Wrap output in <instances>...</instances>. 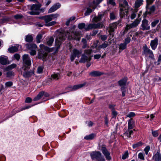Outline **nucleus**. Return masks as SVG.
Here are the masks:
<instances>
[{
    "mask_svg": "<svg viewBox=\"0 0 161 161\" xmlns=\"http://www.w3.org/2000/svg\"><path fill=\"white\" fill-rule=\"evenodd\" d=\"M161 63V55H160L159 56V57L158 58V61L155 63V64H157V65L159 64L160 63Z\"/></svg>",
    "mask_w": 161,
    "mask_h": 161,
    "instance_id": "obj_64",
    "label": "nucleus"
},
{
    "mask_svg": "<svg viewBox=\"0 0 161 161\" xmlns=\"http://www.w3.org/2000/svg\"><path fill=\"white\" fill-rule=\"evenodd\" d=\"M32 99L30 97H27L25 100V102L26 103H30L31 102Z\"/></svg>",
    "mask_w": 161,
    "mask_h": 161,
    "instance_id": "obj_60",
    "label": "nucleus"
},
{
    "mask_svg": "<svg viewBox=\"0 0 161 161\" xmlns=\"http://www.w3.org/2000/svg\"><path fill=\"white\" fill-rule=\"evenodd\" d=\"M126 45L125 43H121L119 45V49L122 50H124L126 47Z\"/></svg>",
    "mask_w": 161,
    "mask_h": 161,
    "instance_id": "obj_46",
    "label": "nucleus"
},
{
    "mask_svg": "<svg viewBox=\"0 0 161 161\" xmlns=\"http://www.w3.org/2000/svg\"><path fill=\"white\" fill-rule=\"evenodd\" d=\"M89 75L92 76H96L101 75L102 73L99 71H94L91 72Z\"/></svg>",
    "mask_w": 161,
    "mask_h": 161,
    "instance_id": "obj_29",
    "label": "nucleus"
},
{
    "mask_svg": "<svg viewBox=\"0 0 161 161\" xmlns=\"http://www.w3.org/2000/svg\"><path fill=\"white\" fill-rule=\"evenodd\" d=\"M30 68H26L25 69H22L21 72L24 77L25 78L29 77L34 74V71L33 70L29 71Z\"/></svg>",
    "mask_w": 161,
    "mask_h": 161,
    "instance_id": "obj_12",
    "label": "nucleus"
},
{
    "mask_svg": "<svg viewBox=\"0 0 161 161\" xmlns=\"http://www.w3.org/2000/svg\"><path fill=\"white\" fill-rule=\"evenodd\" d=\"M92 52V50L90 49H87L84 51V53L82 55L81 58L79 61L80 63H85L88 61H90L91 58L90 54Z\"/></svg>",
    "mask_w": 161,
    "mask_h": 161,
    "instance_id": "obj_3",
    "label": "nucleus"
},
{
    "mask_svg": "<svg viewBox=\"0 0 161 161\" xmlns=\"http://www.w3.org/2000/svg\"><path fill=\"white\" fill-rule=\"evenodd\" d=\"M152 159L155 161H161V154L159 152H157L152 157Z\"/></svg>",
    "mask_w": 161,
    "mask_h": 161,
    "instance_id": "obj_22",
    "label": "nucleus"
},
{
    "mask_svg": "<svg viewBox=\"0 0 161 161\" xmlns=\"http://www.w3.org/2000/svg\"><path fill=\"white\" fill-rule=\"evenodd\" d=\"M94 135L93 134H91L86 136L84 137V139L86 140H92L94 138Z\"/></svg>",
    "mask_w": 161,
    "mask_h": 161,
    "instance_id": "obj_41",
    "label": "nucleus"
},
{
    "mask_svg": "<svg viewBox=\"0 0 161 161\" xmlns=\"http://www.w3.org/2000/svg\"><path fill=\"white\" fill-rule=\"evenodd\" d=\"M104 13L103 12H101L99 13L97 17H95L93 18V21L97 22L100 21L104 16Z\"/></svg>",
    "mask_w": 161,
    "mask_h": 161,
    "instance_id": "obj_23",
    "label": "nucleus"
},
{
    "mask_svg": "<svg viewBox=\"0 0 161 161\" xmlns=\"http://www.w3.org/2000/svg\"><path fill=\"white\" fill-rule=\"evenodd\" d=\"M16 67V65L15 64H13L11 65L8 66L5 69L6 71H8L11 70L12 69L15 68Z\"/></svg>",
    "mask_w": 161,
    "mask_h": 161,
    "instance_id": "obj_34",
    "label": "nucleus"
},
{
    "mask_svg": "<svg viewBox=\"0 0 161 161\" xmlns=\"http://www.w3.org/2000/svg\"><path fill=\"white\" fill-rule=\"evenodd\" d=\"M135 12H133L130 16V18L131 19H134L136 16V11L135 10Z\"/></svg>",
    "mask_w": 161,
    "mask_h": 161,
    "instance_id": "obj_59",
    "label": "nucleus"
},
{
    "mask_svg": "<svg viewBox=\"0 0 161 161\" xmlns=\"http://www.w3.org/2000/svg\"><path fill=\"white\" fill-rule=\"evenodd\" d=\"M95 28H102L103 26V23L101 22L100 23H98L97 24H95Z\"/></svg>",
    "mask_w": 161,
    "mask_h": 161,
    "instance_id": "obj_40",
    "label": "nucleus"
},
{
    "mask_svg": "<svg viewBox=\"0 0 161 161\" xmlns=\"http://www.w3.org/2000/svg\"><path fill=\"white\" fill-rule=\"evenodd\" d=\"M86 82H84L82 84H80L74 85L72 86L71 88L72 90L75 91L82 87L86 85Z\"/></svg>",
    "mask_w": 161,
    "mask_h": 161,
    "instance_id": "obj_24",
    "label": "nucleus"
},
{
    "mask_svg": "<svg viewBox=\"0 0 161 161\" xmlns=\"http://www.w3.org/2000/svg\"><path fill=\"white\" fill-rule=\"evenodd\" d=\"M50 15L51 18L52 19V20H56L57 18H58L59 16V14L57 13L54 14H50Z\"/></svg>",
    "mask_w": 161,
    "mask_h": 161,
    "instance_id": "obj_39",
    "label": "nucleus"
},
{
    "mask_svg": "<svg viewBox=\"0 0 161 161\" xmlns=\"http://www.w3.org/2000/svg\"><path fill=\"white\" fill-rule=\"evenodd\" d=\"M103 0H94L92 3L89 4V6L90 7L92 8L93 9H94L97 5Z\"/></svg>",
    "mask_w": 161,
    "mask_h": 161,
    "instance_id": "obj_20",
    "label": "nucleus"
},
{
    "mask_svg": "<svg viewBox=\"0 0 161 161\" xmlns=\"http://www.w3.org/2000/svg\"><path fill=\"white\" fill-rule=\"evenodd\" d=\"M35 105V104H34V105H30L29 106H25V107L22 108H21L20 109H18L17 110H13V112H14V113L13 114L11 115L10 116H9L7 118L5 119L4 120H3V121H0V123H2V122L3 121L5 120H6L8 118H9V117H11L12 116H13V115L16 114V113H17L18 112H20V111H21L22 110H25V109H29L31 107Z\"/></svg>",
    "mask_w": 161,
    "mask_h": 161,
    "instance_id": "obj_15",
    "label": "nucleus"
},
{
    "mask_svg": "<svg viewBox=\"0 0 161 161\" xmlns=\"http://www.w3.org/2000/svg\"><path fill=\"white\" fill-rule=\"evenodd\" d=\"M117 23H115L110 24L109 25V32L110 34L112 35V37L113 36V34H111V33L113 32L114 30L117 28Z\"/></svg>",
    "mask_w": 161,
    "mask_h": 161,
    "instance_id": "obj_21",
    "label": "nucleus"
},
{
    "mask_svg": "<svg viewBox=\"0 0 161 161\" xmlns=\"http://www.w3.org/2000/svg\"><path fill=\"white\" fill-rule=\"evenodd\" d=\"M14 75V73L11 71H9L7 73V75L8 77H10Z\"/></svg>",
    "mask_w": 161,
    "mask_h": 161,
    "instance_id": "obj_55",
    "label": "nucleus"
},
{
    "mask_svg": "<svg viewBox=\"0 0 161 161\" xmlns=\"http://www.w3.org/2000/svg\"><path fill=\"white\" fill-rule=\"evenodd\" d=\"M42 37V35L41 34H39L36 37V42L37 43H39L41 41V39Z\"/></svg>",
    "mask_w": 161,
    "mask_h": 161,
    "instance_id": "obj_42",
    "label": "nucleus"
},
{
    "mask_svg": "<svg viewBox=\"0 0 161 161\" xmlns=\"http://www.w3.org/2000/svg\"><path fill=\"white\" fill-rule=\"evenodd\" d=\"M147 0V5L146 6V8L147 11L148 10V5L151 4L152 3L154 0Z\"/></svg>",
    "mask_w": 161,
    "mask_h": 161,
    "instance_id": "obj_49",
    "label": "nucleus"
},
{
    "mask_svg": "<svg viewBox=\"0 0 161 161\" xmlns=\"http://www.w3.org/2000/svg\"><path fill=\"white\" fill-rule=\"evenodd\" d=\"M92 11V10L90 8H87V10L85 13V15L87 16L90 14Z\"/></svg>",
    "mask_w": 161,
    "mask_h": 161,
    "instance_id": "obj_43",
    "label": "nucleus"
},
{
    "mask_svg": "<svg viewBox=\"0 0 161 161\" xmlns=\"http://www.w3.org/2000/svg\"><path fill=\"white\" fill-rule=\"evenodd\" d=\"M141 26L142 30L143 31L149 30L150 29V26L148 24V21L146 19H144L142 21Z\"/></svg>",
    "mask_w": 161,
    "mask_h": 161,
    "instance_id": "obj_17",
    "label": "nucleus"
},
{
    "mask_svg": "<svg viewBox=\"0 0 161 161\" xmlns=\"http://www.w3.org/2000/svg\"><path fill=\"white\" fill-rule=\"evenodd\" d=\"M108 4H110L113 6H114L115 5V3L114 2V0H109L108 2Z\"/></svg>",
    "mask_w": 161,
    "mask_h": 161,
    "instance_id": "obj_61",
    "label": "nucleus"
},
{
    "mask_svg": "<svg viewBox=\"0 0 161 161\" xmlns=\"http://www.w3.org/2000/svg\"><path fill=\"white\" fill-rule=\"evenodd\" d=\"M131 129H128L127 130V131L125 133V135L128 137H130V136L133 133V131Z\"/></svg>",
    "mask_w": 161,
    "mask_h": 161,
    "instance_id": "obj_37",
    "label": "nucleus"
},
{
    "mask_svg": "<svg viewBox=\"0 0 161 161\" xmlns=\"http://www.w3.org/2000/svg\"><path fill=\"white\" fill-rule=\"evenodd\" d=\"M140 22V20L136 19L130 25H126L124 32H127L128 30L130 29L136 27L138 25Z\"/></svg>",
    "mask_w": 161,
    "mask_h": 161,
    "instance_id": "obj_13",
    "label": "nucleus"
},
{
    "mask_svg": "<svg viewBox=\"0 0 161 161\" xmlns=\"http://www.w3.org/2000/svg\"><path fill=\"white\" fill-rule=\"evenodd\" d=\"M12 85L13 83L11 81H8L5 83V86L7 87H10Z\"/></svg>",
    "mask_w": 161,
    "mask_h": 161,
    "instance_id": "obj_57",
    "label": "nucleus"
},
{
    "mask_svg": "<svg viewBox=\"0 0 161 161\" xmlns=\"http://www.w3.org/2000/svg\"><path fill=\"white\" fill-rule=\"evenodd\" d=\"M127 80L126 78H124L119 81V85L122 87L125 85Z\"/></svg>",
    "mask_w": 161,
    "mask_h": 161,
    "instance_id": "obj_30",
    "label": "nucleus"
},
{
    "mask_svg": "<svg viewBox=\"0 0 161 161\" xmlns=\"http://www.w3.org/2000/svg\"><path fill=\"white\" fill-rule=\"evenodd\" d=\"M43 70V67L42 66H39L38 67L37 70V72L38 73H41L42 72Z\"/></svg>",
    "mask_w": 161,
    "mask_h": 161,
    "instance_id": "obj_58",
    "label": "nucleus"
},
{
    "mask_svg": "<svg viewBox=\"0 0 161 161\" xmlns=\"http://www.w3.org/2000/svg\"><path fill=\"white\" fill-rule=\"evenodd\" d=\"M94 25L95 24H89L87 26H86V27H85V29L86 31H88L90 29L95 28Z\"/></svg>",
    "mask_w": 161,
    "mask_h": 161,
    "instance_id": "obj_35",
    "label": "nucleus"
},
{
    "mask_svg": "<svg viewBox=\"0 0 161 161\" xmlns=\"http://www.w3.org/2000/svg\"><path fill=\"white\" fill-rule=\"evenodd\" d=\"M21 46L18 44L15 45L14 46H12L8 49V51L10 53H14L17 52L19 48H21Z\"/></svg>",
    "mask_w": 161,
    "mask_h": 161,
    "instance_id": "obj_18",
    "label": "nucleus"
},
{
    "mask_svg": "<svg viewBox=\"0 0 161 161\" xmlns=\"http://www.w3.org/2000/svg\"><path fill=\"white\" fill-rule=\"evenodd\" d=\"M42 92L43 93V96L42 97L43 98V99L44 101L47 100H48V99H45L44 97H49V94L47 92Z\"/></svg>",
    "mask_w": 161,
    "mask_h": 161,
    "instance_id": "obj_53",
    "label": "nucleus"
},
{
    "mask_svg": "<svg viewBox=\"0 0 161 161\" xmlns=\"http://www.w3.org/2000/svg\"><path fill=\"white\" fill-rule=\"evenodd\" d=\"M25 39L26 41L28 42H31L33 40V38L31 36L28 35L25 36Z\"/></svg>",
    "mask_w": 161,
    "mask_h": 161,
    "instance_id": "obj_38",
    "label": "nucleus"
},
{
    "mask_svg": "<svg viewBox=\"0 0 161 161\" xmlns=\"http://www.w3.org/2000/svg\"><path fill=\"white\" fill-rule=\"evenodd\" d=\"M159 20L156 19L154 20L151 23V26L152 27H154L159 22Z\"/></svg>",
    "mask_w": 161,
    "mask_h": 161,
    "instance_id": "obj_47",
    "label": "nucleus"
},
{
    "mask_svg": "<svg viewBox=\"0 0 161 161\" xmlns=\"http://www.w3.org/2000/svg\"><path fill=\"white\" fill-rule=\"evenodd\" d=\"M142 145V142H139L137 143L133 144L132 145V147L133 148H135L139 146H141Z\"/></svg>",
    "mask_w": 161,
    "mask_h": 161,
    "instance_id": "obj_51",
    "label": "nucleus"
},
{
    "mask_svg": "<svg viewBox=\"0 0 161 161\" xmlns=\"http://www.w3.org/2000/svg\"><path fill=\"white\" fill-rule=\"evenodd\" d=\"M75 26H73L69 29V31H67L66 36H68L69 40H74L79 41L80 39L81 34L80 31H76L75 32Z\"/></svg>",
    "mask_w": 161,
    "mask_h": 161,
    "instance_id": "obj_1",
    "label": "nucleus"
},
{
    "mask_svg": "<svg viewBox=\"0 0 161 161\" xmlns=\"http://www.w3.org/2000/svg\"><path fill=\"white\" fill-rule=\"evenodd\" d=\"M135 114L133 112H130L126 114V116L127 117L131 118L135 116Z\"/></svg>",
    "mask_w": 161,
    "mask_h": 161,
    "instance_id": "obj_44",
    "label": "nucleus"
},
{
    "mask_svg": "<svg viewBox=\"0 0 161 161\" xmlns=\"http://www.w3.org/2000/svg\"><path fill=\"white\" fill-rule=\"evenodd\" d=\"M27 48L29 50V52L32 56L36 54L37 47L35 44H29L26 45Z\"/></svg>",
    "mask_w": 161,
    "mask_h": 161,
    "instance_id": "obj_9",
    "label": "nucleus"
},
{
    "mask_svg": "<svg viewBox=\"0 0 161 161\" xmlns=\"http://www.w3.org/2000/svg\"><path fill=\"white\" fill-rule=\"evenodd\" d=\"M47 56V54L46 53L43 54L39 53L38 57L39 58L42 59L43 61H45L46 60V57Z\"/></svg>",
    "mask_w": 161,
    "mask_h": 161,
    "instance_id": "obj_28",
    "label": "nucleus"
},
{
    "mask_svg": "<svg viewBox=\"0 0 161 161\" xmlns=\"http://www.w3.org/2000/svg\"><path fill=\"white\" fill-rule=\"evenodd\" d=\"M138 158L140 159L144 160V157L143 153H140L138 155Z\"/></svg>",
    "mask_w": 161,
    "mask_h": 161,
    "instance_id": "obj_52",
    "label": "nucleus"
},
{
    "mask_svg": "<svg viewBox=\"0 0 161 161\" xmlns=\"http://www.w3.org/2000/svg\"><path fill=\"white\" fill-rule=\"evenodd\" d=\"M142 54L147 57H149L152 59L154 58V55L153 51L148 48L147 45H145L143 47V51Z\"/></svg>",
    "mask_w": 161,
    "mask_h": 161,
    "instance_id": "obj_7",
    "label": "nucleus"
},
{
    "mask_svg": "<svg viewBox=\"0 0 161 161\" xmlns=\"http://www.w3.org/2000/svg\"><path fill=\"white\" fill-rule=\"evenodd\" d=\"M108 43H106L105 42H104V43L100 45L99 46L98 48L99 49L102 48H104L107 47V46H108Z\"/></svg>",
    "mask_w": 161,
    "mask_h": 161,
    "instance_id": "obj_45",
    "label": "nucleus"
},
{
    "mask_svg": "<svg viewBox=\"0 0 161 161\" xmlns=\"http://www.w3.org/2000/svg\"><path fill=\"white\" fill-rule=\"evenodd\" d=\"M150 147L149 146H147L144 149V151L145 152V154L146 155H147L148 153L150 150Z\"/></svg>",
    "mask_w": 161,
    "mask_h": 161,
    "instance_id": "obj_54",
    "label": "nucleus"
},
{
    "mask_svg": "<svg viewBox=\"0 0 161 161\" xmlns=\"http://www.w3.org/2000/svg\"><path fill=\"white\" fill-rule=\"evenodd\" d=\"M128 151H127L123 154L122 158L124 160L126 158H128Z\"/></svg>",
    "mask_w": 161,
    "mask_h": 161,
    "instance_id": "obj_48",
    "label": "nucleus"
},
{
    "mask_svg": "<svg viewBox=\"0 0 161 161\" xmlns=\"http://www.w3.org/2000/svg\"><path fill=\"white\" fill-rule=\"evenodd\" d=\"M40 47L41 48V49L42 50H44L48 52H50V49L47 46H45L43 44H40Z\"/></svg>",
    "mask_w": 161,
    "mask_h": 161,
    "instance_id": "obj_33",
    "label": "nucleus"
},
{
    "mask_svg": "<svg viewBox=\"0 0 161 161\" xmlns=\"http://www.w3.org/2000/svg\"><path fill=\"white\" fill-rule=\"evenodd\" d=\"M101 151L107 160H111V158L110 155V153L108 151L104 146L102 147Z\"/></svg>",
    "mask_w": 161,
    "mask_h": 161,
    "instance_id": "obj_14",
    "label": "nucleus"
},
{
    "mask_svg": "<svg viewBox=\"0 0 161 161\" xmlns=\"http://www.w3.org/2000/svg\"><path fill=\"white\" fill-rule=\"evenodd\" d=\"M43 96V93L42 92H40L34 98L33 100L34 101H38Z\"/></svg>",
    "mask_w": 161,
    "mask_h": 161,
    "instance_id": "obj_31",
    "label": "nucleus"
},
{
    "mask_svg": "<svg viewBox=\"0 0 161 161\" xmlns=\"http://www.w3.org/2000/svg\"><path fill=\"white\" fill-rule=\"evenodd\" d=\"M54 41V39L52 37L47 39V44L49 46H51L53 43Z\"/></svg>",
    "mask_w": 161,
    "mask_h": 161,
    "instance_id": "obj_36",
    "label": "nucleus"
},
{
    "mask_svg": "<svg viewBox=\"0 0 161 161\" xmlns=\"http://www.w3.org/2000/svg\"><path fill=\"white\" fill-rule=\"evenodd\" d=\"M143 0H136L135 2V10L136 12L137 11V8L139 7L143 4Z\"/></svg>",
    "mask_w": 161,
    "mask_h": 161,
    "instance_id": "obj_26",
    "label": "nucleus"
},
{
    "mask_svg": "<svg viewBox=\"0 0 161 161\" xmlns=\"http://www.w3.org/2000/svg\"><path fill=\"white\" fill-rule=\"evenodd\" d=\"M130 37H127L125 39V43L127 44L130 42Z\"/></svg>",
    "mask_w": 161,
    "mask_h": 161,
    "instance_id": "obj_62",
    "label": "nucleus"
},
{
    "mask_svg": "<svg viewBox=\"0 0 161 161\" xmlns=\"http://www.w3.org/2000/svg\"><path fill=\"white\" fill-rule=\"evenodd\" d=\"M158 38H155L151 41L150 45L152 50H155L157 48L158 44Z\"/></svg>",
    "mask_w": 161,
    "mask_h": 161,
    "instance_id": "obj_16",
    "label": "nucleus"
},
{
    "mask_svg": "<svg viewBox=\"0 0 161 161\" xmlns=\"http://www.w3.org/2000/svg\"><path fill=\"white\" fill-rule=\"evenodd\" d=\"M82 51L81 50H78L76 49H74L71 53L70 58L71 61H73L76 57L79 58L80 54L81 53Z\"/></svg>",
    "mask_w": 161,
    "mask_h": 161,
    "instance_id": "obj_10",
    "label": "nucleus"
},
{
    "mask_svg": "<svg viewBox=\"0 0 161 161\" xmlns=\"http://www.w3.org/2000/svg\"><path fill=\"white\" fill-rule=\"evenodd\" d=\"M52 79L57 80L61 78V76L59 73H54L51 75Z\"/></svg>",
    "mask_w": 161,
    "mask_h": 161,
    "instance_id": "obj_32",
    "label": "nucleus"
},
{
    "mask_svg": "<svg viewBox=\"0 0 161 161\" xmlns=\"http://www.w3.org/2000/svg\"><path fill=\"white\" fill-rule=\"evenodd\" d=\"M118 0L119 1L120 17L123 18L127 16L128 13V9L129 8L127 2L125 0Z\"/></svg>",
    "mask_w": 161,
    "mask_h": 161,
    "instance_id": "obj_2",
    "label": "nucleus"
},
{
    "mask_svg": "<svg viewBox=\"0 0 161 161\" xmlns=\"http://www.w3.org/2000/svg\"><path fill=\"white\" fill-rule=\"evenodd\" d=\"M42 18L44 20L46 23V25L47 26H51L55 25L56 23V22L54 21L50 22L52 20V19L50 15H46L42 17Z\"/></svg>",
    "mask_w": 161,
    "mask_h": 161,
    "instance_id": "obj_11",
    "label": "nucleus"
},
{
    "mask_svg": "<svg viewBox=\"0 0 161 161\" xmlns=\"http://www.w3.org/2000/svg\"><path fill=\"white\" fill-rule=\"evenodd\" d=\"M152 134L153 136L154 137H157L158 135V131H152Z\"/></svg>",
    "mask_w": 161,
    "mask_h": 161,
    "instance_id": "obj_63",
    "label": "nucleus"
},
{
    "mask_svg": "<svg viewBox=\"0 0 161 161\" xmlns=\"http://www.w3.org/2000/svg\"><path fill=\"white\" fill-rule=\"evenodd\" d=\"M91 157L92 159H97L98 161H105L104 158L102 156L101 153L98 151H94L91 152Z\"/></svg>",
    "mask_w": 161,
    "mask_h": 161,
    "instance_id": "obj_6",
    "label": "nucleus"
},
{
    "mask_svg": "<svg viewBox=\"0 0 161 161\" xmlns=\"http://www.w3.org/2000/svg\"><path fill=\"white\" fill-rule=\"evenodd\" d=\"M78 27L80 29H82L84 28L85 29V27H86V25L84 23L79 24L78 25Z\"/></svg>",
    "mask_w": 161,
    "mask_h": 161,
    "instance_id": "obj_50",
    "label": "nucleus"
},
{
    "mask_svg": "<svg viewBox=\"0 0 161 161\" xmlns=\"http://www.w3.org/2000/svg\"><path fill=\"white\" fill-rule=\"evenodd\" d=\"M23 66L22 69H25L26 68H30L31 65V61L29 55L27 54H24L22 57Z\"/></svg>",
    "mask_w": 161,
    "mask_h": 161,
    "instance_id": "obj_5",
    "label": "nucleus"
},
{
    "mask_svg": "<svg viewBox=\"0 0 161 161\" xmlns=\"http://www.w3.org/2000/svg\"><path fill=\"white\" fill-rule=\"evenodd\" d=\"M61 6V4L59 3H58L53 6L48 10V13H51L56 10L59 8Z\"/></svg>",
    "mask_w": 161,
    "mask_h": 161,
    "instance_id": "obj_19",
    "label": "nucleus"
},
{
    "mask_svg": "<svg viewBox=\"0 0 161 161\" xmlns=\"http://www.w3.org/2000/svg\"><path fill=\"white\" fill-rule=\"evenodd\" d=\"M41 6L39 5L33 4L32 5L31 7V11L28 12V13L31 15H38L39 12V9Z\"/></svg>",
    "mask_w": 161,
    "mask_h": 161,
    "instance_id": "obj_8",
    "label": "nucleus"
},
{
    "mask_svg": "<svg viewBox=\"0 0 161 161\" xmlns=\"http://www.w3.org/2000/svg\"><path fill=\"white\" fill-rule=\"evenodd\" d=\"M14 17L16 19H19L22 18L23 16L21 14H17L14 16Z\"/></svg>",
    "mask_w": 161,
    "mask_h": 161,
    "instance_id": "obj_56",
    "label": "nucleus"
},
{
    "mask_svg": "<svg viewBox=\"0 0 161 161\" xmlns=\"http://www.w3.org/2000/svg\"><path fill=\"white\" fill-rule=\"evenodd\" d=\"M0 63L2 65L6 64L8 63L7 58L1 56L0 57Z\"/></svg>",
    "mask_w": 161,
    "mask_h": 161,
    "instance_id": "obj_27",
    "label": "nucleus"
},
{
    "mask_svg": "<svg viewBox=\"0 0 161 161\" xmlns=\"http://www.w3.org/2000/svg\"><path fill=\"white\" fill-rule=\"evenodd\" d=\"M135 126V122L132 119H130L128 121V129H132L134 128Z\"/></svg>",
    "mask_w": 161,
    "mask_h": 161,
    "instance_id": "obj_25",
    "label": "nucleus"
},
{
    "mask_svg": "<svg viewBox=\"0 0 161 161\" xmlns=\"http://www.w3.org/2000/svg\"><path fill=\"white\" fill-rule=\"evenodd\" d=\"M56 36V38L55 40V44L57 46V47L58 48L61 43L62 42L65 40V37L64 36V34L57 31L55 34Z\"/></svg>",
    "mask_w": 161,
    "mask_h": 161,
    "instance_id": "obj_4",
    "label": "nucleus"
}]
</instances>
